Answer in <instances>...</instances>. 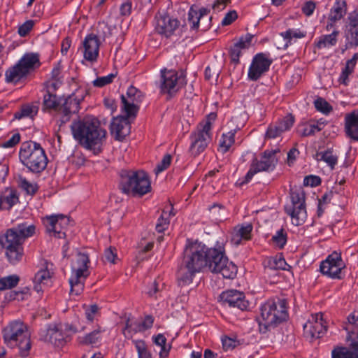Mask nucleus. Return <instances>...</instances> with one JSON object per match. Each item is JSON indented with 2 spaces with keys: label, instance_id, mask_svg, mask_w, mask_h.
Segmentation results:
<instances>
[{
  "label": "nucleus",
  "instance_id": "obj_1",
  "mask_svg": "<svg viewBox=\"0 0 358 358\" xmlns=\"http://www.w3.org/2000/svg\"><path fill=\"white\" fill-rule=\"evenodd\" d=\"M215 260H220V264H227V257L222 245L208 248L197 242L187 245L184 250L182 262L177 273L179 286L183 287L192 283L196 273L203 268H208L209 264Z\"/></svg>",
  "mask_w": 358,
  "mask_h": 358
},
{
  "label": "nucleus",
  "instance_id": "obj_2",
  "mask_svg": "<svg viewBox=\"0 0 358 358\" xmlns=\"http://www.w3.org/2000/svg\"><path fill=\"white\" fill-rule=\"evenodd\" d=\"M73 138L85 149L99 153L106 141L107 131L100 122L92 116L75 120L71 125Z\"/></svg>",
  "mask_w": 358,
  "mask_h": 358
},
{
  "label": "nucleus",
  "instance_id": "obj_3",
  "mask_svg": "<svg viewBox=\"0 0 358 358\" xmlns=\"http://www.w3.org/2000/svg\"><path fill=\"white\" fill-rule=\"evenodd\" d=\"M35 231V225L22 223L8 229L6 233L0 237V244L11 264H16L22 260L24 255L22 245L25 239L32 236Z\"/></svg>",
  "mask_w": 358,
  "mask_h": 358
},
{
  "label": "nucleus",
  "instance_id": "obj_4",
  "mask_svg": "<svg viewBox=\"0 0 358 358\" xmlns=\"http://www.w3.org/2000/svg\"><path fill=\"white\" fill-rule=\"evenodd\" d=\"M83 100L76 98L74 96H69L64 99L51 93L48 90L43 95L42 109L44 111H55L59 116L61 124H65L71 119V115L78 112L80 102Z\"/></svg>",
  "mask_w": 358,
  "mask_h": 358
},
{
  "label": "nucleus",
  "instance_id": "obj_5",
  "mask_svg": "<svg viewBox=\"0 0 358 358\" xmlns=\"http://www.w3.org/2000/svg\"><path fill=\"white\" fill-rule=\"evenodd\" d=\"M287 316V302L285 299L268 300L261 307L259 331L266 333L271 328L286 320Z\"/></svg>",
  "mask_w": 358,
  "mask_h": 358
},
{
  "label": "nucleus",
  "instance_id": "obj_6",
  "mask_svg": "<svg viewBox=\"0 0 358 358\" xmlns=\"http://www.w3.org/2000/svg\"><path fill=\"white\" fill-rule=\"evenodd\" d=\"M5 343L10 348H17L19 355L26 357L31 347L27 327L20 321H13L3 329Z\"/></svg>",
  "mask_w": 358,
  "mask_h": 358
},
{
  "label": "nucleus",
  "instance_id": "obj_7",
  "mask_svg": "<svg viewBox=\"0 0 358 358\" xmlns=\"http://www.w3.org/2000/svg\"><path fill=\"white\" fill-rule=\"evenodd\" d=\"M120 187L127 194L142 196L151 191L148 176L143 171L122 170Z\"/></svg>",
  "mask_w": 358,
  "mask_h": 358
},
{
  "label": "nucleus",
  "instance_id": "obj_8",
  "mask_svg": "<svg viewBox=\"0 0 358 358\" xmlns=\"http://www.w3.org/2000/svg\"><path fill=\"white\" fill-rule=\"evenodd\" d=\"M19 157L22 164L35 173L42 172L46 168L48 162L45 150L36 142L22 143Z\"/></svg>",
  "mask_w": 358,
  "mask_h": 358
},
{
  "label": "nucleus",
  "instance_id": "obj_9",
  "mask_svg": "<svg viewBox=\"0 0 358 358\" xmlns=\"http://www.w3.org/2000/svg\"><path fill=\"white\" fill-rule=\"evenodd\" d=\"M217 117L215 113L206 116L198 125L196 130L190 134L189 151L194 157L199 155L208 147L212 138V126Z\"/></svg>",
  "mask_w": 358,
  "mask_h": 358
},
{
  "label": "nucleus",
  "instance_id": "obj_10",
  "mask_svg": "<svg viewBox=\"0 0 358 358\" xmlns=\"http://www.w3.org/2000/svg\"><path fill=\"white\" fill-rule=\"evenodd\" d=\"M90 261L87 254L78 252L71 263V275L69 278L71 294L79 295L84 289L86 278L90 275Z\"/></svg>",
  "mask_w": 358,
  "mask_h": 358
},
{
  "label": "nucleus",
  "instance_id": "obj_11",
  "mask_svg": "<svg viewBox=\"0 0 358 358\" xmlns=\"http://www.w3.org/2000/svg\"><path fill=\"white\" fill-rule=\"evenodd\" d=\"M290 198L291 203L285 206V211L291 217L293 224L300 226L307 218L304 193L303 191H292Z\"/></svg>",
  "mask_w": 358,
  "mask_h": 358
},
{
  "label": "nucleus",
  "instance_id": "obj_12",
  "mask_svg": "<svg viewBox=\"0 0 358 358\" xmlns=\"http://www.w3.org/2000/svg\"><path fill=\"white\" fill-rule=\"evenodd\" d=\"M185 83V75L183 72L178 73L175 70H167L166 69L161 71L160 90L162 93L172 96Z\"/></svg>",
  "mask_w": 358,
  "mask_h": 358
},
{
  "label": "nucleus",
  "instance_id": "obj_13",
  "mask_svg": "<svg viewBox=\"0 0 358 358\" xmlns=\"http://www.w3.org/2000/svg\"><path fill=\"white\" fill-rule=\"evenodd\" d=\"M278 152V150L265 151L261 160H254L244 180L240 184L248 183L256 173L260 171L273 170L278 162V159L275 156Z\"/></svg>",
  "mask_w": 358,
  "mask_h": 358
},
{
  "label": "nucleus",
  "instance_id": "obj_14",
  "mask_svg": "<svg viewBox=\"0 0 358 358\" xmlns=\"http://www.w3.org/2000/svg\"><path fill=\"white\" fill-rule=\"evenodd\" d=\"M345 268V264L341 258L340 253L332 252L320 264L321 273L329 278L334 279L341 278V271Z\"/></svg>",
  "mask_w": 358,
  "mask_h": 358
},
{
  "label": "nucleus",
  "instance_id": "obj_15",
  "mask_svg": "<svg viewBox=\"0 0 358 358\" xmlns=\"http://www.w3.org/2000/svg\"><path fill=\"white\" fill-rule=\"evenodd\" d=\"M69 224V218L63 215H50L47 217L44 221L48 233L58 238L66 236V229Z\"/></svg>",
  "mask_w": 358,
  "mask_h": 358
},
{
  "label": "nucleus",
  "instance_id": "obj_16",
  "mask_svg": "<svg viewBox=\"0 0 358 358\" xmlns=\"http://www.w3.org/2000/svg\"><path fill=\"white\" fill-rule=\"evenodd\" d=\"M272 59L266 54H257L252 59V63L248 70V76L249 80L252 81L257 80L269 69Z\"/></svg>",
  "mask_w": 358,
  "mask_h": 358
},
{
  "label": "nucleus",
  "instance_id": "obj_17",
  "mask_svg": "<svg viewBox=\"0 0 358 358\" xmlns=\"http://www.w3.org/2000/svg\"><path fill=\"white\" fill-rule=\"evenodd\" d=\"M304 333L310 338H319L327 331L326 322L323 314L317 313L311 315V318L303 325Z\"/></svg>",
  "mask_w": 358,
  "mask_h": 358
},
{
  "label": "nucleus",
  "instance_id": "obj_18",
  "mask_svg": "<svg viewBox=\"0 0 358 358\" xmlns=\"http://www.w3.org/2000/svg\"><path fill=\"white\" fill-rule=\"evenodd\" d=\"M142 93L134 86H130L127 96L122 95V108L128 117L135 116L138 111V103L141 101Z\"/></svg>",
  "mask_w": 358,
  "mask_h": 358
},
{
  "label": "nucleus",
  "instance_id": "obj_19",
  "mask_svg": "<svg viewBox=\"0 0 358 358\" xmlns=\"http://www.w3.org/2000/svg\"><path fill=\"white\" fill-rule=\"evenodd\" d=\"M84 58L91 62H96L99 57L100 41L99 37L93 34L87 35L83 41Z\"/></svg>",
  "mask_w": 358,
  "mask_h": 358
},
{
  "label": "nucleus",
  "instance_id": "obj_20",
  "mask_svg": "<svg viewBox=\"0 0 358 358\" xmlns=\"http://www.w3.org/2000/svg\"><path fill=\"white\" fill-rule=\"evenodd\" d=\"M180 22L177 19L172 18L169 15H162L156 17V31L166 37H169L173 34L174 31L179 27Z\"/></svg>",
  "mask_w": 358,
  "mask_h": 358
},
{
  "label": "nucleus",
  "instance_id": "obj_21",
  "mask_svg": "<svg viewBox=\"0 0 358 358\" xmlns=\"http://www.w3.org/2000/svg\"><path fill=\"white\" fill-rule=\"evenodd\" d=\"M220 298L224 304L242 310H245L248 306V301L245 299L243 293L237 290L224 292L220 295Z\"/></svg>",
  "mask_w": 358,
  "mask_h": 358
},
{
  "label": "nucleus",
  "instance_id": "obj_22",
  "mask_svg": "<svg viewBox=\"0 0 358 358\" xmlns=\"http://www.w3.org/2000/svg\"><path fill=\"white\" fill-rule=\"evenodd\" d=\"M128 117L127 115L113 118L110 124V131L116 140L122 141L129 134L131 126Z\"/></svg>",
  "mask_w": 358,
  "mask_h": 358
},
{
  "label": "nucleus",
  "instance_id": "obj_23",
  "mask_svg": "<svg viewBox=\"0 0 358 358\" xmlns=\"http://www.w3.org/2000/svg\"><path fill=\"white\" fill-rule=\"evenodd\" d=\"M208 270L212 273H220L223 278L229 279H233L237 273V266L228 259L227 264H220V260L210 263Z\"/></svg>",
  "mask_w": 358,
  "mask_h": 358
},
{
  "label": "nucleus",
  "instance_id": "obj_24",
  "mask_svg": "<svg viewBox=\"0 0 358 358\" xmlns=\"http://www.w3.org/2000/svg\"><path fill=\"white\" fill-rule=\"evenodd\" d=\"M252 229L253 227L251 224L235 227L231 233V243L238 245L242 244L243 241L250 240Z\"/></svg>",
  "mask_w": 358,
  "mask_h": 358
},
{
  "label": "nucleus",
  "instance_id": "obj_25",
  "mask_svg": "<svg viewBox=\"0 0 358 358\" xmlns=\"http://www.w3.org/2000/svg\"><path fill=\"white\" fill-rule=\"evenodd\" d=\"M346 24L345 36L350 45H358V13H350Z\"/></svg>",
  "mask_w": 358,
  "mask_h": 358
},
{
  "label": "nucleus",
  "instance_id": "obj_26",
  "mask_svg": "<svg viewBox=\"0 0 358 358\" xmlns=\"http://www.w3.org/2000/svg\"><path fill=\"white\" fill-rule=\"evenodd\" d=\"M252 36L247 34L244 37H241L239 40L234 44L230 48V57L231 61L236 64L239 62V57L243 51L248 49L251 45Z\"/></svg>",
  "mask_w": 358,
  "mask_h": 358
},
{
  "label": "nucleus",
  "instance_id": "obj_27",
  "mask_svg": "<svg viewBox=\"0 0 358 358\" xmlns=\"http://www.w3.org/2000/svg\"><path fill=\"white\" fill-rule=\"evenodd\" d=\"M345 132L348 138L358 141V112L353 111L345 115Z\"/></svg>",
  "mask_w": 358,
  "mask_h": 358
},
{
  "label": "nucleus",
  "instance_id": "obj_28",
  "mask_svg": "<svg viewBox=\"0 0 358 358\" xmlns=\"http://www.w3.org/2000/svg\"><path fill=\"white\" fill-rule=\"evenodd\" d=\"M45 339L55 346L60 347L66 343V335L59 327L54 326L48 329Z\"/></svg>",
  "mask_w": 358,
  "mask_h": 358
},
{
  "label": "nucleus",
  "instance_id": "obj_29",
  "mask_svg": "<svg viewBox=\"0 0 358 358\" xmlns=\"http://www.w3.org/2000/svg\"><path fill=\"white\" fill-rule=\"evenodd\" d=\"M324 122L310 121L300 124L298 127L297 132L301 136H308L314 135L316 132H319L324 129Z\"/></svg>",
  "mask_w": 358,
  "mask_h": 358
},
{
  "label": "nucleus",
  "instance_id": "obj_30",
  "mask_svg": "<svg viewBox=\"0 0 358 358\" xmlns=\"http://www.w3.org/2000/svg\"><path fill=\"white\" fill-rule=\"evenodd\" d=\"M34 289L39 293L43 290L46 286L51 284V274L48 269H41L38 271L34 278Z\"/></svg>",
  "mask_w": 358,
  "mask_h": 358
},
{
  "label": "nucleus",
  "instance_id": "obj_31",
  "mask_svg": "<svg viewBox=\"0 0 358 358\" xmlns=\"http://www.w3.org/2000/svg\"><path fill=\"white\" fill-rule=\"evenodd\" d=\"M208 10L206 8H201L199 11L194 9L192 6L188 12L187 20L190 24L192 29H197L199 27L201 20L203 22L204 17L208 20H210V17H208Z\"/></svg>",
  "mask_w": 358,
  "mask_h": 358
},
{
  "label": "nucleus",
  "instance_id": "obj_32",
  "mask_svg": "<svg viewBox=\"0 0 358 358\" xmlns=\"http://www.w3.org/2000/svg\"><path fill=\"white\" fill-rule=\"evenodd\" d=\"M347 11L346 2L344 0H336L331 8L328 20L331 22H337L345 15Z\"/></svg>",
  "mask_w": 358,
  "mask_h": 358
},
{
  "label": "nucleus",
  "instance_id": "obj_33",
  "mask_svg": "<svg viewBox=\"0 0 358 358\" xmlns=\"http://www.w3.org/2000/svg\"><path fill=\"white\" fill-rule=\"evenodd\" d=\"M265 266L273 270H289L291 268L281 255L270 257L266 262Z\"/></svg>",
  "mask_w": 358,
  "mask_h": 358
},
{
  "label": "nucleus",
  "instance_id": "obj_34",
  "mask_svg": "<svg viewBox=\"0 0 358 358\" xmlns=\"http://www.w3.org/2000/svg\"><path fill=\"white\" fill-rule=\"evenodd\" d=\"M38 62L39 59L38 55L31 53L24 55L17 64L19 66H20L23 71H25V73H27L31 69L34 67L35 64Z\"/></svg>",
  "mask_w": 358,
  "mask_h": 358
},
{
  "label": "nucleus",
  "instance_id": "obj_35",
  "mask_svg": "<svg viewBox=\"0 0 358 358\" xmlns=\"http://www.w3.org/2000/svg\"><path fill=\"white\" fill-rule=\"evenodd\" d=\"M25 71L17 64L13 67L8 69L6 72V80L7 83H17L22 78L26 76Z\"/></svg>",
  "mask_w": 358,
  "mask_h": 358
},
{
  "label": "nucleus",
  "instance_id": "obj_36",
  "mask_svg": "<svg viewBox=\"0 0 358 358\" xmlns=\"http://www.w3.org/2000/svg\"><path fill=\"white\" fill-rule=\"evenodd\" d=\"M236 129L223 134L219 143V150L222 153L227 152L234 143Z\"/></svg>",
  "mask_w": 358,
  "mask_h": 358
},
{
  "label": "nucleus",
  "instance_id": "obj_37",
  "mask_svg": "<svg viewBox=\"0 0 358 358\" xmlns=\"http://www.w3.org/2000/svg\"><path fill=\"white\" fill-rule=\"evenodd\" d=\"M339 34L338 30H334L331 34L322 36L320 38L317 46L319 48L335 45L337 43V36Z\"/></svg>",
  "mask_w": 358,
  "mask_h": 358
},
{
  "label": "nucleus",
  "instance_id": "obj_38",
  "mask_svg": "<svg viewBox=\"0 0 358 358\" xmlns=\"http://www.w3.org/2000/svg\"><path fill=\"white\" fill-rule=\"evenodd\" d=\"M317 161L325 162L333 169L338 162V157L333 153V151L328 150L325 152H320L316 154Z\"/></svg>",
  "mask_w": 358,
  "mask_h": 358
},
{
  "label": "nucleus",
  "instance_id": "obj_39",
  "mask_svg": "<svg viewBox=\"0 0 358 358\" xmlns=\"http://www.w3.org/2000/svg\"><path fill=\"white\" fill-rule=\"evenodd\" d=\"M20 278L17 275H11L0 278V291L12 289L19 282Z\"/></svg>",
  "mask_w": 358,
  "mask_h": 358
},
{
  "label": "nucleus",
  "instance_id": "obj_40",
  "mask_svg": "<svg viewBox=\"0 0 358 358\" xmlns=\"http://www.w3.org/2000/svg\"><path fill=\"white\" fill-rule=\"evenodd\" d=\"M132 343L137 351L138 358H152V354L149 351L148 346L144 341L133 340Z\"/></svg>",
  "mask_w": 358,
  "mask_h": 358
},
{
  "label": "nucleus",
  "instance_id": "obj_41",
  "mask_svg": "<svg viewBox=\"0 0 358 358\" xmlns=\"http://www.w3.org/2000/svg\"><path fill=\"white\" fill-rule=\"evenodd\" d=\"M38 113V107L36 106L26 105L22 107L21 110L15 113L16 119H21L25 117H33Z\"/></svg>",
  "mask_w": 358,
  "mask_h": 358
},
{
  "label": "nucleus",
  "instance_id": "obj_42",
  "mask_svg": "<svg viewBox=\"0 0 358 358\" xmlns=\"http://www.w3.org/2000/svg\"><path fill=\"white\" fill-rule=\"evenodd\" d=\"M153 342L158 346L161 348V350L159 352V357L161 358H165L169 355V348H167L166 347V338L165 336L162 334H159L156 336H153Z\"/></svg>",
  "mask_w": 358,
  "mask_h": 358
},
{
  "label": "nucleus",
  "instance_id": "obj_43",
  "mask_svg": "<svg viewBox=\"0 0 358 358\" xmlns=\"http://www.w3.org/2000/svg\"><path fill=\"white\" fill-rule=\"evenodd\" d=\"M19 201L18 196L16 191L10 190L8 194L3 196L0 199V204H6V209L11 208Z\"/></svg>",
  "mask_w": 358,
  "mask_h": 358
},
{
  "label": "nucleus",
  "instance_id": "obj_44",
  "mask_svg": "<svg viewBox=\"0 0 358 358\" xmlns=\"http://www.w3.org/2000/svg\"><path fill=\"white\" fill-rule=\"evenodd\" d=\"M19 186L24 190L28 194H34L38 189L36 183L30 182L25 178L20 176L18 178Z\"/></svg>",
  "mask_w": 358,
  "mask_h": 358
},
{
  "label": "nucleus",
  "instance_id": "obj_45",
  "mask_svg": "<svg viewBox=\"0 0 358 358\" xmlns=\"http://www.w3.org/2000/svg\"><path fill=\"white\" fill-rule=\"evenodd\" d=\"M355 351L346 348H338L332 351V358H354Z\"/></svg>",
  "mask_w": 358,
  "mask_h": 358
},
{
  "label": "nucleus",
  "instance_id": "obj_46",
  "mask_svg": "<svg viewBox=\"0 0 358 358\" xmlns=\"http://www.w3.org/2000/svg\"><path fill=\"white\" fill-rule=\"evenodd\" d=\"M306 33L299 29H289L285 32H282L280 35L284 39L290 42L293 38H301L306 36Z\"/></svg>",
  "mask_w": 358,
  "mask_h": 358
},
{
  "label": "nucleus",
  "instance_id": "obj_47",
  "mask_svg": "<svg viewBox=\"0 0 358 358\" xmlns=\"http://www.w3.org/2000/svg\"><path fill=\"white\" fill-rule=\"evenodd\" d=\"M169 214L164 210L156 224V230L159 233L164 231L169 226Z\"/></svg>",
  "mask_w": 358,
  "mask_h": 358
},
{
  "label": "nucleus",
  "instance_id": "obj_48",
  "mask_svg": "<svg viewBox=\"0 0 358 358\" xmlns=\"http://www.w3.org/2000/svg\"><path fill=\"white\" fill-rule=\"evenodd\" d=\"M101 329L99 327L97 329L87 334L83 338L82 343L86 345H92L96 343L100 338Z\"/></svg>",
  "mask_w": 358,
  "mask_h": 358
},
{
  "label": "nucleus",
  "instance_id": "obj_49",
  "mask_svg": "<svg viewBox=\"0 0 358 358\" xmlns=\"http://www.w3.org/2000/svg\"><path fill=\"white\" fill-rule=\"evenodd\" d=\"M316 109L324 114H328L332 110V107L322 98H318L314 101Z\"/></svg>",
  "mask_w": 358,
  "mask_h": 358
},
{
  "label": "nucleus",
  "instance_id": "obj_50",
  "mask_svg": "<svg viewBox=\"0 0 358 358\" xmlns=\"http://www.w3.org/2000/svg\"><path fill=\"white\" fill-rule=\"evenodd\" d=\"M272 240L279 248H282L287 242V236L284 230H278L276 234L273 236Z\"/></svg>",
  "mask_w": 358,
  "mask_h": 358
},
{
  "label": "nucleus",
  "instance_id": "obj_51",
  "mask_svg": "<svg viewBox=\"0 0 358 358\" xmlns=\"http://www.w3.org/2000/svg\"><path fill=\"white\" fill-rule=\"evenodd\" d=\"M115 76L116 75L114 73H110L106 76L99 77L93 81V84L95 87H102L108 84L111 83Z\"/></svg>",
  "mask_w": 358,
  "mask_h": 358
},
{
  "label": "nucleus",
  "instance_id": "obj_52",
  "mask_svg": "<svg viewBox=\"0 0 358 358\" xmlns=\"http://www.w3.org/2000/svg\"><path fill=\"white\" fill-rule=\"evenodd\" d=\"M171 156L169 154L164 155L161 162L159 163L155 169V173L157 175L163 171L166 170L171 164Z\"/></svg>",
  "mask_w": 358,
  "mask_h": 358
},
{
  "label": "nucleus",
  "instance_id": "obj_53",
  "mask_svg": "<svg viewBox=\"0 0 358 358\" xmlns=\"http://www.w3.org/2000/svg\"><path fill=\"white\" fill-rule=\"evenodd\" d=\"M294 122V117L292 115H288L277 123V124L279 125L282 131L284 132L289 130L292 127Z\"/></svg>",
  "mask_w": 358,
  "mask_h": 358
},
{
  "label": "nucleus",
  "instance_id": "obj_54",
  "mask_svg": "<svg viewBox=\"0 0 358 358\" xmlns=\"http://www.w3.org/2000/svg\"><path fill=\"white\" fill-rule=\"evenodd\" d=\"M98 34L103 40L112 34V28L106 23L101 22L98 25Z\"/></svg>",
  "mask_w": 358,
  "mask_h": 358
},
{
  "label": "nucleus",
  "instance_id": "obj_55",
  "mask_svg": "<svg viewBox=\"0 0 358 358\" xmlns=\"http://www.w3.org/2000/svg\"><path fill=\"white\" fill-rule=\"evenodd\" d=\"M222 346L224 350H229L234 349L236 346L239 345V341L235 338L230 337H224L222 339Z\"/></svg>",
  "mask_w": 358,
  "mask_h": 358
},
{
  "label": "nucleus",
  "instance_id": "obj_56",
  "mask_svg": "<svg viewBox=\"0 0 358 358\" xmlns=\"http://www.w3.org/2000/svg\"><path fill=\"white\" fill-rule=\"evenodd\" d=\"M117 250L115 248L109 247L106 249L104 252V259L106 261L115 264V259H117Z\"/></svg>",
  "mask_w": 358,
  "mask_h": 358
},
{
  "label": "nucleus",
  "instance_id": "obj_57",
  "mask_svg": "<svg viewBox=\"0 0 358 358\" xmlns=\"http://www.w3.org/2000/svg\"><path fill=\"white\" fill-rule=\"evenodd\" d=\"M154 319L151 315H147L144 320L139 323L136 331H144L152 327Z\"/></svg>",
  "mask_w": 358,
  "mask_h": 358
},
{
  "label": "nucleus",
  "instance_id": "obj_58",
  "mask_svg": "<svg viewBox=\"0 0 358 358\" xmlns=\"http://www.w3.org/2000/svg\"><path fill=\"white\" fill-rule=\"evenodd\" d=\"M283 131L279 127V125L274 124L271 125L266 131V136L268 138H275L279 136Z\"/></svg>",
  "mask_w": 358,
  "mask_h": 358
},
{
  "label": "nucleus",
  "instance_id": "obj_59",
  "mask_svg": "<svg viewBox=\"0 0 358 358\" xmlns=\"http://www.w3.org/2000/svg\"><path fill=\"white\" fill-rule=\"evenodd\" d=\"M99 311V307L96 304L90 305L85 308V315L88 321L93 322Z\"/></svg>",
  "mask_w": 358,
  "mask_h": 358
},
{
  "label": "nucleus",
  "instance_id": "obj_60",
  "mask_svg": "<svg viewBox=\"0 0 358 358\" xmlns=\"http://www.w3.org/2000/svg\"><path fill=\"white\" fill-rule=\"evenodd\" d=\"M238 17V14L236 10H232L226 13L224 17L222 24L223 26H227L231 24L234 20H236Z\"/></svg>",
  "mask_w": 358,
  "mask_h": 358
},
{
  "label": "nucleus",
  "instance_id": "obj_61",
  "mask_svg": "<svg viewBox=\"0 0 358 358\" xmlns=\"http://www.w3.org/2000/svg\"><path fill=\"white\" fill-rule=\"evenodd\" d=\"M321 183V179L318 176H308L303 180V185L305 186L316 187Z\"/></svg>",
  "mask_w": 358,
  "mask_h": 358
},
{
  "label": "nucleus",
  "instance_id": "obj_62",
  "mask_svg": "<svg viewBox=\"0 0 358 358\" xmlns=\"http://www.w3.org/2000/svg\"><path fill=\"white\" fill-rule=\"evenodd\" d=\"M20 141V135L18 133H16L12 136V137L3 142L1 146L4 148H9L15 146Z\"/></svg>",
  "mask_w": 358,
  "mask_h": 358
},
{
  "label": "nucleus",
  "instance_id": "obj_63",
  "mask_svg": "<svg viewBox=\"0 0 358 358\" xmlns=\"http://www.w3.org/2000/svg\"><path fill=\"white\" fill-rule=\"evenodd\" d=\"M315 7L316 5L315 2L312 1H306L301 8L302 12L305 15L310 16L313 13Z\"/></svg>",
  "mask_w": 358,
  "mask_h": 358
},
{
  "label": "nucleus",
  "instance_id": "obj_64",
  "mask_svg": "<svg viewBox=\"0 0 358 358\" xmlns=\"http://www.w3.org/2000/svg\"><path fill=\"white\" fill-rule=\"evenodd\" d=\"M34 26V22L32 20H28L25 22L22 25L19 27L18 34L21 36H26Z\"/></svg>",
  "mask_w": 358,
  "mask_h": 358
}]
</instances>
